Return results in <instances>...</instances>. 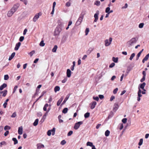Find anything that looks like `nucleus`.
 I'll use <instances>...</instances> for the list:
<instances>
[{
	"label": "nucleus",
	"instance_id": "nucleus-30",
	"mask_svg": "<svg viewBox=\"0 0 149 149\" xmlns=\"http://www.w3.org/2000/svg\"><path fill=\"white\" fill-rule=\"evenodd\" d=\"M12 140L14 141V144L15 145L17 143L18 141L16 138H13L12 139Z\"/></svg>",
	"mask_w": 149,
	"mask_h": 149
},
{
	"label": "nucleus",
	"instance_id": "nucleus-50",
	"mask_svg": "<svg viewBox=\"0 0 149 149\" xmlns=\"http://www.w3.org/2000/svg\"><path fill=\"white\" fill-rule=\"evenodd\" d=\"M24 39V36H21L19 39V41L20 42L22 41Z\"/></svg>",
	"mask_w": 149,
	"mask_h": 149
},
{
	"label": "nucleus",
	"instance_id": "nucleus-42",
	"mask_svg": "<svg viewBox=\"0 0 149 149\" xmlns=\"http://www.w3.org/2000/svg\"><path fill=\"white\" fill-rule=\"evenodd\" d=\"M127 119L126 118H124L122 120V122L124 123H125L127 122Z\"/></svg>",
	"mask_w": 149,
	"mask_h": 149
},
{
	"label": "nucleus",
	"instance_id": "nucleus-1",
	"mask_svg": "<svg viewBox=\"0 0 149 149\" xmlns=\"http://www.w3.org/2000/svg\"><path fill=\"white\" fill-rule=\"evenodd\" d=\"M85 14V13L84 12H82L81 13L76 23V25L78 26L81 23V22H82Z\"/></svg>",
	"mask_w": 149,
	"mask_h": 149
},
{
	"label": "nucleus",
	"instance_id": "nucleus-8",
	"mask_svg": "<svg viewBox=\"0 0 149 149\" xmlns=\"http://www.w3.org/2000/svg\"><path fill=\"white\" fill-rule=\"evenodd\" d=\"M99 14V10H97L96 13L94 14V17L95 18L94 21L96 22L98 19V16Z\"/></svg>",
	"mask_w": 149,
	"mask_h": 149
},
{
	"label": "nucleus",
	"instance_id": "nucleus-6",
	"mask_svg": "<svg viewBox=\"0 0 149 149\" xmlns=\"http://www.w3.org/2000/svg\"><path fill=\"white\" fill-rule=\"evenodd\" d=\"M19 8V6L17 5H14L10 9L14 13Z\"/></svg>",
	"mask_w": 149,
	"mask_h": 149
},
{
	"label": "nucleus",
	"instance_id": "nucleus-45",
	"mask_svg": "<svg viewBox=\"0 0 149 149\" xmlns=\"http://www.w3.org/2000/svg\"><path fill=\"white\" fill-rule=\"evenodd\" d=\"M66 143V141L64 140H62L61 142V144L62 145H65Z\"/></svg>",
	"mask_w": 149,
	"mask_h": 149
},
{
	"label": "nucleus",
	"instance_id": "nucleus-38",
	"mask_svg": "<svg viewBox=\"0 0 149 149\" xmlns=\"http://www.w3.org/2000/svg\"><path fill=\"white\" fill-rule=\"evenodd\" d=\"M143 142V139H140L139 142L138 143V145L140 146L142 145Z\"/></svg>",
	"mask_w": 149,
	"mask_h": 149
},
{
	"label": "nucleus",
	"instance_id": "nucleus-36",
	"mask_svg": "<svg viewBox=\"0 0 149 149\" xmlns=\"http://www.w3.org/2000/svg\"><path fill=\"white\" fill-rule=\"evenodd\" d=\"M10 129V127L8 125L4 127V130H9Z\"/></svg>",
	"mask_w": 149,
	"mask_h": 149
},
{
	"label": "nucleus",
	"instance_id": "nucleus-27",
	"mask_svg": "<svg viewBox=\"0 0 149 149\" xmlns=\"http://www.w3.org/2000/svg\"><path fill=\"white\" fill-rule=\"evenodd\" d=\"M39 120L38 119H36L35 121L33 123V125L34 126H36L37 125Z\"/></svg>",
	"mask_w": 149,
	"mask_h": 149
},
{
	"label": "nucleus",
	"instance_id": "nucleus-44",
	"mask_svg": "<svg viewBox=\"0 0 149 149\" xmlns=\"http://www.w3.org/2000/svg\"><path fill=\"white\" fill-rule=\"evenodd\" d=\"M93 48H90L88 49L87 51V52L88 53H90L93 50Z\"/></svg>",
	"mask_w": 149,
	"mask_h": 149
},
{
	"label": "nucleus",
	"instance_id": "nucleus-4",
	"mask_svg": "<svg viewBox=\"0 0 149 149\" xmlns=\"http://www.w3.org/2000/svg\"><path fill=\"white\" fill-rule=\"evenodd\" d=\"M55 128L53 127L52 130H49L47 132V134L48 136H50L52 132V135H54L55 134Z\"/></svg>",
	"mask_w": 149,
	"mask_h": 149
},
{
	"label": "nucleus",
	"instance_id": "nucleus-46",
	"mask_svg": "<svg viewBox=\"0 0 149 149\" xmlns=\"http://www.w3.org/2000/svg\"><path fill=\"white\" fill-rule=\"evenodd\" d=\"M16 116V112H14L12 115L11 116V117L12 118H15Z\"/></svg>",
	"mask_w": 149,
	"mask_h": 149
},
{
	"label": "nucleus",
	"instance_id": "nucleus-26",
	"mask_svg": "<svg viewBox=\"0 0 149 149\" xmlns=\"http://www.w3.org/2000/svg\"><path fill=\"white\" fill-rule=\"evenodd\" d=\"M49 105L47 104H45L44 105L43 108V110L45 111H47V108L48 107Z\"/></svg>",
	"mask_w": 149,
	"mask_h": 149
},
{
	"label": "nucleus",
	"instance_id": "nucleus-48",
	"mask_svg": "<svg viewBox=\"0 0 149 149\" xmlns=\"http://www.w3.org/2000/svg\"><path fill=\"white\" fill-rule=\"evenodd\" d=\"M144 25L143 23H141L139 25V28H142L143 27V26Z\"/></svg>",
	"mask_w": 149,
	"mask_h": 149
},
{
	"label": "nucleus",
	"instance_id": "nucleus-2",
	"mask_svg": "<svg viewBox=\"0 0 149 149\" xmlns=\"http://www.w3.org/2000/svg\"><path fill=\"white\" fill-rule=\"evenodd\" d=\"M42 13L41 12H39L38 13H36L33 18V21L34 22H36L38 19L39 18V17L41 16Z\"/></svg>",
	"mask_w": 149,
	"mask_h": 149
},
{
	"label": "nucleus",
	"instance_id": "nucleus-53",
	"mask_svg": "<svg viewBox=\"0 0 149 149\" xmlns=\"http://www.w3.org/2000/svg\"><path fill=\"white\" fill-rule=\"evenodd\" d=\"M73 133V132L72 131H70L68 133L67 135L68 136H71Z\"/></svg>",
	"mask_w": 149,
	"mask_h": 149
},
{
	"label": "nucleus",
	"instance_id": "nucleus-39",
	"mask_svg": "<svg viewBox=\"0 0 149 149\" xmlns=\"http://www.w3.org/2000/svg\"><path fill=\"white\" fill-rule=\"evenodd\" d=\"M149 53L146 56L144 57V60H145L146 61H147L148 58H149Z\"/></svg>",
	"mask_w": 149,
	"mask_h": 149
},
{
	"label": "nucleus",
	"instance_id": "nucleus-22",
	"mask_svg": "<svg viewBox=\"0 0 149 149\" xmlns=\"http://www.w3.org/2000/svg\"><path fill=\"white\" fill-rule=\"evenodd\" d=\"M139 90L138 93V97H141L142 96V95L141 94V91L139 87Z\"/></svg>",
	"mask_w": 149,
	"mask_h": 149
},
{
	"label": "nucleus",
	"instance_id": "nucleus-15",
	"mask_svg": "<svg viewBox=\"0 0 149 149\" xmlns=\"http://www.w3.org/2000/svg\"><path fill=\"white\" fill-rule=\"evenodd\" d=\"M21 44V43L19 42L17 43L15 45V46L14 49L16 51L20 47Z\"/></svg>",
	"mask_w": 149,
	"mask_h": 149
},
{
	"label": "nucleus",
	"instance_id": "nucleus-13",
	"mask_svg": "<svg viewBox=\"0 0 149 149\" xmlns=\"http://www.w3.org/2000/svg\"><path fill=\"white\" fill-rule=\"evenodd\" d=\"M119 107L118 104L117 103H116L114 104V107H113V111L116 112V111L118 109Z\"/></svg>",
	"mask_w": 149,
	"mask_h": 149
},
{
	"label": "nucleus",
	"instance_id": "nucleus-49",
	"mask_svg": "<svg viewBox=\"0 0 149 149\" xmlns=\"http://www.w3.org/2000/svg\"><path fill=\"white\" fill-rule=\"evenodd\" d=\"M89 31V29H86V30H85V35H87Z\"/></svg>",
	"mask_w": 149,
	"mask_h": 149
},
{
	"label": "nucleus",
	"instance_id": "nucleus-57",
	"mask_svg": "<svg viewBox=\"0 0 149 149\" xmlns=\"http://www.w3.org/2000/svg\"><path fill=\"white\" fill-rule=\"evenodd\" d=\"M145 78H146V77L143 76L142 78L141 79V80H140L141 82H143V81H144L145 80Z\"/></svg>",
	"mask_w": 149,
	"mask_h": 149
},
{
	"label": "nucleus",
	"instance_id": "nucleus-37",
	"mask_svg": "<svg viewBox=\"0 0 149 149\" xmlns=\"http://www.w3.org/2000/svg\"><path fill=\"white\" fill-rule=\"evenodd\" d=\"M135 56V54L134 53H132L131 55V56L130 58V60H132L134 57Z\"/></svg>",
	"mask_w": 149,
	"mask_h": 149
},
{
	"label": "nucleus",
	"instance_id": "nucleus-24",
	"mask_svg": "<svg viewBox=\"0 0 149 149\" xmlns=\"http://www.w3.org/2000/svg\"><path fill=\"white\" fill-rule=\"evenodd\" d=\"M58 48L57 45H55L54 46V47L52 49V52H56V50Z\"/></svg>",
	"mask_w": 149,
	"mask_h": 149
},
{
	"label": "nucleus",
	"instance_id": "nucleus-19",
	"mask_svg": "<svg viewBox=\"0 0 149 149\" xmlns=\"http://www.w3.org/2000/svg\"><path fill=\"white\" fill-rule=\"evenodd\" d=\"M7 86V84L5 83L3 84L2 85L0 86V90H2L4 88L6 87Z\"/></svg>",
	"mask_w": 149,
	"mask_h": 149
},
{
	"label": "nucleus",
	"instance_id": "nucleus-9",
	"mask_svg": "<svg viewBox=\"0 0 149 149\" xmlns=\"http://www.w3.org/2000/svg\"><path fill=\"white\" fill-rule=\"evenodd\" d=\"M61 31V29H56L54 32V35L56 36L59 35Z\"/></svg>",
	"mask_w": 149,
	"mask_h": 149
},
{
	"label": "nucleus",
	"instance_id": "nucleus-12",
	"mask_svg": "<svg viewBox=\"0 0 149 149\" xmlns=\"http://www.w3.org/2000/svg\"><path fill=\"white\" fill-rule=\"evenodd\" d=\"M37 146V149H41V148H43L44 147V145L40 143L38 144Z\"/></svg>",
	"mask_w": 149,
	"mask_h": 149
},
{
	"label": "nucleus",
	"instance_id": "nucleus-59",
	"mask_svg": "<svg viewBox=\"0 0 149 149\" xmlns=\"http://www.w3.org/2000/svg\"><path fill=\"white\" fill-rule=\"evenodd\" d=\"M44 95L43 94H42L36 100V102H37L39 100L40 98L41 97H42Z\"/></svg>",
	"mask_w": 149,
	"mask_h": 149
},
{
	"label": "nucleus",
	"instance_id": "nucleus-34",
	"mask_svg": "<svg viewBox=\"0 0 149 149\" xmlns=\"http://www.w3.org/2000/svg\"><path fill=\"white\" fill-rule=\"evenodd\" d=\"M100 2L98 1H95L94 3V4L97 5V6H99L100 4Z\"/></svg>",
	"mask_w": 149,
	"mask_h": 149
},
{
	"label": "nucleus",
	"instance_id": "nucleus-54",
	"mask_svg": "<svg viewBox=\"0 0 149 149\" xmlns=\"http://www.w3.org/2000/svg\"><path fill=\"white\" fill-rule=\"evenodd\" d=\"M115 65V64L114 63H112L109 66V67L110 68L113 67Z\"/></svg>",
	"mask_w": 149,
	"mask_h": 149
},
{
	"label": "nucleus",
	"instance_id": "nucleus-10",
	"mask_svg": "<svg viewBox=\"0 0 149 149\" xmlns=\"http://www.w3.org/2000/svg\"><path fill=\"white\" fill-rule=\"evenodd\" d=\"M97 103L95 101H93L90 104V108L91 109H93L95 108V105H96Z\"/></svg>",
	"mask_w": 149,
	"mask_h": 149
},
{
	"label": "nucleus",
	"instance_id": "nucleus-35",
	"mask_svg": "<svg viewBox=\"0 0 149 149\" xmlns=\"http://www.w3.org/2000/svg\"><path fill=\"white\" fill-rule=\"evenodd\" d=\"M35 51L34 50H33L31 52L29 53V54L30 55V56L31 57L35 53Z\"/></svg>",
	"mask_w": 149,
	"mask_h": 149
},
{
	"label": "nucleus",
	"instance_id": "nucleus-33",
	"mask_svg": "<svg viewBox=\"0 0 149 149\" xmlns=\"http://www.w3.org/2000/svg\"><path fill=\"white\" fill-rule=\"evenodd\" d=\"M68 109L67 108H64L62 111V112L64 113H66L67 112Z\"/></svg>",
	"mask_w": 149,
	"mask_h": 149
},
{
	"label": "nucleus",
	"instance_id": "nucleus-32",
	"mask_svg": "<svg viewBox=\"0 0 149 149\" xmlns=\"http://www.w3.org/2000/svg\"><path fill=\"white\" fill-rule=\"evenodd\" d=\"M86 145L87 146H89L91 147H92L93 145L92 143L90 142H88L87 143Z\"/></svg>",
	"mask_w": 149,
	"mask_h": 149
},
{
	"label": "nucleus",
	"instance_id": "nucleus-60",
	"mask_svg": "<svg viewBox=\"0 0 149 149\" xmlns=\"http://www.w3.org/2000/svg\"><path fill=\"white\" fill-rule=\"evenodd\" d=\"M93 99L96 100L97 101H98L99 100V97H93Z\"/></svg>",
	"mask_w": 149,
	"mask_h": 149
},
{
	"label": "nucleus",
	"instance_id": "nucleus-11",
	"mask_svg": "<svg viewBox=\"0 0 149 149\" xmlns=\"http://www.w3.org/2000/svg\"><path fill=\"white\" fill-rule=\"evenodd\" d=\"M7 91L6 90H5L3 91H0V94H3L2 96L3 97H5L7 94Z\"/></svg>",
	"mask_w": 149,
	"mask_h": 149
},
{
	"label": "nucleus",
	"instance_id": "nucleus-56",
	"mask_svg": "<svg viewBox=\"0 0 149 149\" xmlns=\"http://www.w3.org/2000/svg\"><path fill=\"white\" fill-rule=\"evenodd\" d=\"M118 89L117 88H116L114 89V90L113 91V93L114 94H116L117 93L118 91Z\"/></svg>",
	"mask_w": 149,
	"mask_h": 149
},
{
	"label": "nucleus",
	"instance_id": "nucleus-62",
	"mask_svg": "<svg viewBox=\"0 0 149 149\" xmlns=\"http://www.w3.org/2000/svg\"><path fill=\"white\" fill-rule=\"evenodd\" d=\"M7 104V103H6V102H4L3 104V107L4 108H6V107Z\"/></svg>",
	"mask_w": 149,
	"mask_h": 149
},
{
	"label": "nucleus",
	"instance_id": "nucleus-21",
	"mask_svg": "<svg viewBox=\"0 0 149 149\" xmlns=\"http://www.w3.org/2000/svg\"><path fill=\"white\" fill-rule=\"evenodd\" d=\"M63 99V98L61 97L58 101L57 103V105L58 106H59L60 105Z\"/></svg>",
	"mask_w": 149,
	"mask_h": 149
},
{
	"label": "nucleus",
	"instance_id": "nucleus-31",
	"mask_svg": "<svg viewBox=\"0 0 149 149\" xmlns=\"http://www.w3.org/2000/svg\"><path fill=\"white\" fill-rule=\"evenodd\" d=\"M90 113L87 112L84 114V116L85 118H87L89 117L90 116Z\"/></svg>",
	"mask_w": 149,
	"mask_h": 149
},
{
	"label": "nucleus",
	"instance_id": "nucleus-25",
	"mask_svg": "<svg viewBox=\"0 0 149 149\" xmlns=\"http://www.w3.org/2000/svg\"><path fill=\"white\" fill-rule=\"evenodd\" d=\"M70 95H68L65 97V99L63 101V102L62 103V104H64L66 102L67 100L68 99Z\"/></svg>",
	"mask_w": 149,
	"mask_h": 149
},
{
	"label": "nucleus",
	"instance_id": "nucleus-16",
	"mask_svg": "<svg viewBox=\"0 0 149 149\" xmlns=\"http://www.w3.org/2000/svg\"><path fill=\"white\" fill-rule=\"evenodd\" d=\"M71 72L69 69H68L67 70L66 74L67 76L68 77H70L71 76Z\"/></svg>",
	"mask_w": 149,
	"mask_h": 149
},
{
	"label": "nucleus",
	"instance_id": "nucleus-29",
	"mask_svg": "<svg viewBox=\"0 0 149 149\" xmlns=\"http://www.w3.org/2000/svg\"><path fill=\"white\" fill-rule=\"evenodd\" d=\"M113 61L117 63L118 61V58H115L114 57H113L112 58Z\"/></svg>",
	"mask_w": 149,
	"mask_h": 149
},
{
	"label": "nucleus",
	"instance_id": "nucleus-58",
	"mask_svg": "<svg viewBox=\"0 0 149 149\" xmlns=\"http://www.w3.org/2000/svg\"><path fill=\"white\" fill-rule=\"evenodd\" d=\"M58 25L60 26L61 27H62V23L61 22V21L60 20H58Z\"/></svg>",
	"mask_w": 149,
	"mask_h": 149
},
{
	"label": "nucleus",
	"instance_id": "nucleus-7",
	"mask_svg": "<svg viewBox=\"0 0 149 149\" xmlns=\"http://www.w3.org/2000/svg\"><path fill=\"white\" fill-rule=\"evenodd\" d=\"M136 41L135 38H133L130 41L127 42V43L130 45H131L135 43Z\"/></svg>",
	"mask_w": 149,
	"mask_h": 149
},
{
	"label": "nucleus",
	"instance_id": "nucleus-52",
	"mask_svg": "<svg viewBox=\"0 0 149 149\" xmlns=\"http://www.w3.org/2000/svg\"><path fill=\"white\" fill-rule=\"evenodd\" d=\"M72 23V21H70L68 23V26L66 28H69V26L71 25Z\"/></svg>",
	"mask_w": 149,
	"mask_h": 149
},
{
	"label": "nucleus",
	"instance_id": "nucleus-41",
	"mask_svg": "<svg viewBox=\"0 0 149 149\" xmlns=\"http://www.w3.org/2000/svg\"><path fill=\"white\" fill-rule=\"evenodd\" d=\"M9 76L8 75H5L4 76V79L5 80H7L9 79Z\"/></svg>",
	"mask_w": 149,
	"mask_h": 149
},
{
	"label": "nucleus",
	"instance_id": "nucleus-17",
	"mask_svg": "<svg viewBox=\"0 0 149 149\" xmlns=\"http://www.w3.org/2000/svg\"><path fill=\"white\" fill-rule=\"evenodd\" d=\"M23 129L22 127L21 126L18 128V133L20 135H21L22 133Z\"/></svg>",
	"mask_w": 149,
	"mask_h": 149
},
{
	"label": "nucleus",
	"instance_id": "nucleus-14",
	"mask_svg": "<svg viewBox=\"0 0 149 149\" xmlns=\"http://www.w3.org/2000/svg\"><path fill=\"white\" fill-rule=\"evenodd\" d=\"M14 13L10 10L8 11L7 13V16L8 17H11Z\"/></svg>",
	"mask_w": 149,
	"mask_h": 149
},
{
	"label": "nucleus",
	"instance_id": "nucleus-3",
	"mask_svg": "<svg viewBox=\"0 0 149 149\" xmlns=\"http://www.w3.org/2000/svg\"><path fill=\"white\" fill-rule=\"evenodd\" d=\"M83 123V121H79L77 123H76L74 125V129L75 130H77L79 127Z\"/></svg>",
	"mask_w": 149,
	"mask_h": 149
},
{
	"label": "nucleus",
	"instance_id": "nucleus-64",
	"mask_svg": "<svg viewBox=\"0 0 149 149\" xmlns=\"http://www.w3.org/2000/svg\"><path fill=\"white\" fill-rule=\"evenodd\" d=\"M67 80V79L66 78L62 81V82L63 83H65L66 82Z\"/></svg>",
	"mask_w": 149,
	"mask_h": 149
},
{
	"label": "nucleus",
	"instance_id": "nucleus-43",
	"mask_svg": "<svg viewBox=\"0 0 149 149\" xmlns=\"http://www.w3.org/2000/svg\"><path fill=\"white\" fill-rule=\"evenodd\" d=\"M110 8L109 7H108L106 8L105 10V12L106 13H108L110 11Z\"/></svg>",
	"mask_w": 149,
	"mask_h": 149
},
{
	"label": "nucleus",
	"instance_id": "nucleus-61",
	"mask_svg": "<svg viewBox=\"0 0 149 149\" xmlns=\"http://www.w3.org/2000/svg\"><path fill=\"white\" fill-rule=\"evenodd\" d=\"M115 98V97L114 96L112 95L111 96L110 99V101H112Z\"/></svg>",
	"mask_w": 149,
	"mask_h": 149
},
{
	"label": "nucleus",
	"instance_id": "nucleus-63",
	"mask_svg": "<svg viewBox=\"0 0 149 149\" xmlns=\"http://www.w3.org/2000/svg\"><path fill=\"white\" fill-rule=\"evenodd\" d=\"M42 113L40 112L38 113H37V116L38 117L41 116H42Z\"/></svg>",
	"mask_w": 149,
	"mask_h": 149
},
{
	"label": "nucleus",
	"instance_id": "nucleus-20",
	"mask_svg": "<svg viewBox=\"0 0 149 149\" xmlns=\"http://www.w3.org/2000/svg\"><path fill=\"white\" fill-rule=\"evenodd\" d=\"M15 52H13L12 53L9 58V60L10 61L15 56Z\"/></svg>",
	"mask_w": 149,
	"mask_h": 149
},
{
	"label": "nucleus",
	"instance_id": "nucleus-47",
	"mask_svg": "<svg viewBox=\"0 0 149 149\" xmlns=\"http://www.w3.org/2000/svg\"><path fill=\"white\" fill-rule=\"evenodd\" d=\"M17 87H18V86H15V87H14V89H13V93H15V92L16 91V90Z\"/></svg>",
	"mask_w": 149,
	"mask_h": 149
},
{
	"label": "nucleus",
	"instance_id": "nucleus-18",
	"mask_svg": "<svg viewBox=\"0 0 149 149\" xmlns=\"http://www.w3.org/2000/svg\"><path fill=\"white\" fill-rule=\"evenodd\" d=\"M146 85L145 83L143 82L142 84L140 85V88L142 89L143 91H146V90L144 89V88Z\"/></svg>",
	"mask_w": 149,
	"mask_h": 149
},
{
	"label": "nucleus",
	"instance_id": "nucleus-23",
	"mask_svg": "<svg viewBox=\"0 0 149 149\" xmlns=\"http://www.w3.org/2000/svg\"><path fill=\"white\" fill-rule=\"evenodd\" d=\"M60 90V88L59 86H56L54 88V91L55 92L57 91H59Z\"/></svg>",
	"mask_w": 149,
	"mask_h": 149
},
{
	"label": "nucleus",
	"instance_id": "nucleus-51",
	"mask_svg": "<svg viewBox=\"0 0 149 149\" xmlns=\"http://www.w3.org/2000/svg\"><path fill=\"white\" fill-rule=\"evenodd\" d=\"M141 54L139 53L136 56V60H138L139 57L141 55Z\"/></svg>",
	"mask_w": 149,
	"mask_h": 149
},
{
	"label": "nucleus",
	"instance_id": "nucleus-55",
	"mask_svg": "<svg viewBox=\"0 0 149 149\" xmlns=\"http://www.w3.org/2000/svg\"><path fill=\"white\" fill-rule=\"evenodd\" d=\"M71 5V3L70 2H68L66 3L65 5L67 7H69Z\"/></svg>",
	"mask_w": 149,
	"mask_h": 149
},
{
	"label": "nucleus",
	"instance_id": "nucleus-28",
	"mask_svg": "<svg viewBox=\"0 0 149 149\" xmlns=\"http://www.w3.org/2000/svg\"><path fill=\"white\" fill-rule=\"evenodd\" d=\"M110 132L108 130H107L105 133V135L106 136H108L110 134Z\"/></svg>",
	"mask_w": 149,
	"mask_h": 149
},
{
	"label": "nucleus",
	"instance_id": "nucleus-5",
	"mask_svg": "<svg viewBox=\"0 0 149 149\" xmlns=\"http://www.w3.org/2000/svg\"><path fill=\"white\" fill-rule=\"evenodd\" d=\"M112 39L111 38H109V41L107 39L105 40L104 42L105 43V45L106 46H108L110 45L111 44V42L112 41Z\"/></svg>",
	"mask_w": 149,
	"mask_h": 149
},
{
	"label": "nucleus",
	"instance_id": "nucleus-40",
	"mask_svg": "<svg viewBox=\"0 0 149 149\" xmlns=\"http://www.w3.org/2000/svg\"><path fill=\"white\" fill-rule=\"evenodd\" d=\"M45 45V44L44 43L43 41L42 40L40 44V45L41 47H43Z\"/></svg>",
	"mask_w": 149,
	"mask_h": 149
}]
</instances>
